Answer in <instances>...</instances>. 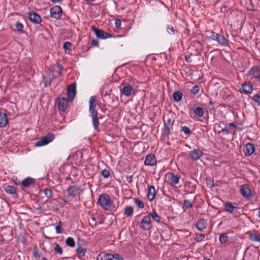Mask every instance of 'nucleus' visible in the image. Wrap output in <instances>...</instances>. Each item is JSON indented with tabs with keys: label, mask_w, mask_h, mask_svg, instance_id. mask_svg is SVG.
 Masks as SVG:
<instances>
[{
	"label": "nucleus",
	"mask_w": 260,
	"mask_h": 260,
	"mask_svg": "<svg viewBox=\"0 0 260 260\" xmlns=\"http://www.w3.org/2000/svg\"><path fill=\"white\" fill-rule=\"evenodd\" d=\"M124 86L120 89L121 95H124L127 97L129 96L132 92H134L133 87L129 84H123Z\"/></svg>",
	"instance_id": "nucleus-11"
},
{
	"label": "nucleus",
	"mask_w": 260,
	"mask_h": 260,
	"mask_svg": "<svg viewBox=\"0 0 260 260\" xmlns=\"http://www.w3.org/2000/svg\"><path fill=\"white\" fill-rule=\"evenodd\" d=\"M99 45V42L98 40L93 39L91 42V47H96Z\"/></svg>",
	"instance_id": "nucleus-55"
},
{
	"label": "nucleus",
	"mask_w": 260,
	"mask_h": 260,
	"mask_svg": "<svg viewBox=\"0 0 260 260\" xmlns=\"http://www.w3.org/2000/svg\"><path fill=\"white\" fill-rule=\"evenodd\" d=\"M62 202L63 203V205H64V204H66V203H68V201L65 200L64 199H62Z\"/></svg>",
	"instance_id": "nucleus-64"
},
{
	"label": "nucleus",
	"mask_w": 260,
	"mask_h": 260,
	"mask_svg": "<svg viewBox=\"0 0 260 260\" xmlns=\"http://www.w3.org/2000/svg\"><path fill=\"white\" fill-rule=\"evenodd\" d=\"M240 190L241 194L243 197L248 198L251 196V190L247 185H241Z\"/></svg>",
	"instance_id": "nucleus-19"
},
{
	"label": "nucleus",
	"mask_w": 260,
	"mask_h": 260,
	"mask_svg": "<svg viewBox=\"0 0 260 260\" xmlns=\"http://www.w3.org/2000/svg\"><path fill=\"white\" fill-rule=\"evenodd\" d=\"M212 40L223 45L227 43V40L222 35L212 31Z\"/></svg>",
	"instance_id": "nucleus-12"
},
{
	"label": "nucleus",
	"mask_w": 260,
	"mask_h": 260,
	"mask_svg": "<svg viewBox=\"0 0 260 260\" xmlns=\"http://www.w3.org/2000/svg\"><path fill=\"white\" fill-rule=\"evenodd\" d=\"M98 203L101 207L106 210H109L111 206L110 196L107 194H102L99 197Z\"/></svg>",
	"instance_id": "nucleus-1"
},
{
	"label": "nucleus",
	"mask_w": 260,
	"mask_h": 260,
	"mask_svg": "<svg viewBox=\"0 0 260 260\" xmlns=\"http://www.w3.org/2000/svg\"><path fill=\"white\" fill-rule=\"evenodd\" d=\"M194 114L199 117H202L204 115V110L203 108L198 107L194 109Z\"/></svg>",
	"instance_id": "nucleus-35"
},
{
	"label": "nucleus",
	"mask_w": 260,
	"mask_h": 260,
	"mask_svg": "<svg viewBox=\"0 0 260 260\" xmlns=\"http://www.w3.org/2000/svg\"><path fill=\"white\" fill-rule=\"evenodd\" d=\"M180 176L178 175H175L174 173H171L168 174V181L171 185H176L179 182Z\"/></svg>",
	"instance_id": "nucleus-14"
},
{
	"label": "nucleus",
	"mask_w": 260,
	"mask_h": 260,
	"mask_svg": "<svg viewBox=\"0 0 260 260\" xmlns=\"http://www.w3.org/2000/svg\"><path fill=\"white\" fill-rule=\"evenodd\" d=\"M76 94V83H73L67 87V99L69 102H72Z\"/></svg>",
	"instance_id": "nucleus-5"
},
{
	"label": "nucleus",
	"mask_w": 260,
	"mask_h": 260,
	"mask_svg": "<svg viewBox=\"0 0 260 260\" xmlns=\"http://www.w3.org/2000/svg\"><path fill=\"white\" fill-rule=\"evenodd\" d=\"M92 118V123L93 127L95 130L99 129V120L98 117V115L91 116Z\"/></svg>",
	"instance_id": "nucleus-28"
},
{
	"label": "nucleus",
	"mask_w": 260,
	"mask_h": 260,
	"mask_svg": "<svg viewBox=\"0 0 260 260\" xmlns=\"http://www.w3.org/2000/svg\"><path fill=\"white\" fill-rule=\"evenodd\" d=\"M207 224L206 220L201 219L199 220L196 223L197 228L200 231L205 229L207 227Z\"/></svg>",
	"instance_id": "nucleus-23"
},
{
	"label": "nucleus",
	"mask_w": 260,
	"mask_h": 260,
	"mask_svg": "<svg viewBox=\"0 0 260 260\" xmlns=\"http://www.w3.org/2000/svg\"><path fill=\"white\" fill-rule=\"evenodd\" d=\"M45 196L48 199H51L53 197L52 190L49 188H45L43 190Z\"/></svg>",
	"instance_id": "nucleus-30"
},
{
	"label": "nucleus",
	"mask_w": 260,
	"mask_h": 260,
	"mask_svg": "<svg viewBox=\"0 0 260 260\" xmlns=\"http://www.w3.org/2000/svg\"><path fill=\"white\" fill-rule=\"evenodd\" d=\"M252 99L253 101L258 103V105H260V95L258 94H255Z\"/></svg>",
	"instance_id": "nucleus-52"
},
{
	"label": "nucleus",
	"mask_w": 260,
	"mask_h": 260,
	"mask_svg": "<svg viewBox=\"0 0 260 260\" xmlns=\"http://www.w3.org/2000/svg\"><path fill=\"white\" fill-rule=\"evenodd\" d=\"M134 209L132 206H126L125 208L124 214L126 216H131L133 214Z\"/></svg>",
	"instance_id": "nucleus-32"
},
{
	"label": "nucleus",
	"mask_w": 260,
	"mask_h": 260,
	"mask_svg": "<svg viewBox=\"0 0 260 260\" xmlns=\"http://www.w3.org/2000/svg\"><path fill=\"white\" fill-rule=\"evenodd\" d=\"M29 20L36 24H40L42 21L41 16L34 11H30L27 13Z\"/></svg>",
	"instance_id": "nucleus-8"
},
{
	"label": "nucleus",
	"mask_w": 260,
	"mask_h": 260,
	"mask_svg": "<svg viewBox=\"0 0 260 260\" xmlns=\"http://www.w3.org/2000/svg\"><path fill=\"white\" fill-rule=\"evenodd\" d=\"M96 105H89V112L90 116L98 115V112L95 110Z\"/></svg>",
	"instance_id": "nucleus-38"
},
{
	"label": "nucleus",
	"mask_w": 260,
	"mask_h": 260,
	"mask_svg": "<svg viewBox=\"0 0 260 260\" xmlns=\"http://www.w3.org/2000/svg\"><path fill=\"white\" fill-rule=\"evenodd\" d=\"M243 92L246 93H250L253 90V87L251 85L244 84L242 86Z\"/></svg>",
	"instance_id": "nucleus-31"
},
{
	"label": "nucleus",
	"mask_w": 260,
	"mask_h": 260,
	"mask_svg": "<svg viewBox=\"0 0 260 260\" xmlns=\"http://www.w3.org/2000/svg\"><path fill=\"white\" fill-rule=\"evenodd\" d=\"M249 235V239L253 242H260V235L256 232L253 233H247Z\"/></svg>",
	"instance_id": "nucleus-24"
},
{
	"label": "nucleus",
	"mask_w": 260,
	"mask_h": 260,
	"mask_svg": "<svg viewBox=\"0 0 260 260\" xmlns=\"http://www.w3.org/2000/svg\"><path fill=\"white\" fill-rule=\"evenodd\" d=\"M54 139V135L52 134H48L41 137L35 144L36 147H41L46 145L52 142Z\"/></svg>",
	"instance_id": "nucleus-2"
},
{
	"label": "nucleus",
	"mask_w": 260,
	"mask_h": 260,
	"mask_svg": "<svg viewBox=\"0 0 260 260\" xmlns=\"http://www.w3.org/2000/svg\"><path fill=\"white\" fill-rule=\"evenodd\" d=\"M126 181L129 183H131L133 181V177L132 175L127 176L126 177Z\"/></svg>",
	"instance_id": "nucleus-57"
},
{
	"label": "nucleus",
	"mask_w": 260,
	"mask_h": 260,
	"mask_svg": "<svg viewBox=\"0 0 260 260\" xmlns=\"http://www.w3.org/2000/svg\"><path fill=\"white\" fill-rule=\"evenodd\" d=\"M191 56V54L185 55V59L187 62H191L192 61Z\"/></svg>",
	"instance_id": "nucleus-58"
},
{
	"label": "nucleus",
	"mask_w": 260,
	"mask_h": 260,
	"mask_svg": "<svg viewBox=\"0 0 260 260\" xmlns=\"http://www.w3.org/2000/svg\"><path fill=\"white\" fill-rule=\"evenodd\" d=\"M101 174L105 178H108L110 176V172L109 170L107 169L103 170L102 171Z\"/></svg>",
	"instance_id": "nucleus-46"
},
{
	"label": "nucleus",
	"mask_w": 260,
	"mask_h": 260,
	"mask_svg": "<svg viewBox=\"0 0 260 260\" xmlns=\"http://www.w3.org/2000/svg\"><path fill=\"white\" fill-rule=\"evenodd\" d=\"M224 207L226 211L231 213L233 212L234 210L237 208L236 207H234L232 203L229 202L225 203Z\"/></svg>",
	"instance_id": "nucleus-34"
},
{
	"label": "nucleus",
	"mask_w": 260,
	"mask_h": 260,
	"mask_svg": "<svg viewBox=\"0 0 260 260\" xmlns=\"http://www.w3.org/2000/svg\"><path fill=\"white\" fill-rule=\"evenodd\" d=\"M150 215L154 221L157 222L160 221V217L158 215L155 210H153L152 212L150 213Z\"/></svg>",
	"instance_id": "nucleus-33"
},
{
	"label": "nucleus",
	"mask_w": 260,
	"mask_h": 260,
	"mask_svg": "<svg viewBox=\"0 0 260 260\" xmlns=\"http://www.w3.org/2000/svg\"><path fill=\"white\" fill-rule=\"evenodd\" d=\"M140 226L144 230H149L151 228V220L149 216H144L140 224Z\"/></svg>",
	"instance_id": "nucleus-9"
},
{
	"label": "nucleus",
	"mask_w": 260,
	"mask_h": 260,
	"mask_svg": "<svg viewBox=\"0 0 260 260\" xmlns=\"http://www.w3.org/2000/svg\"><path fill=\"white\" fill-rule=\"evenodd\" d=\"M210 180L209 179V180H208V179H206V184H207V186L209 188H211V184L210 183Z\"/></svg>",
	"instance_id": "nucleus-61"
},
{
	"label": "nucleus",
	"mask_w": 260,
	"mask_h": 260,
	"mask_svg": "<svg viewBox=\"0 0 260 260\" xmlns=\"http://www.w3.org/2000/svg\"><path fill=\"white\" fill-rule=\"evenodd\" d=\"M96 97L92 96L90 98L89 105H96Z\"/></svg>",
	"instance_id": "nucleus-50"
},
{
	"label": "nucleus",
	"mask_w": 260,
	"mask_h": 260,
	"mask_svg": "<svg viewBox=\"0 0 260 260\" xmlns=\"http://www.w3.org/2000/svg\"><path fill=\"white\" fill-rule=\"evenodd\" d=\"M4 189L7 193L12 194L13 197L16 198L17 197L16 188L15 187L11 185H7L4 188Z\"/></svg>",
	"instance_id": "nucleus-21"
},
{
	"label": "nucleus",
	"mask_w": 260,
	"mask_h": 260,
	"mask_svg": "<svg viewBox=\"0 0 260 260\" xmlns=\"http://www.w3.org/2000/svg\"><path fill=\"white\" fill-rule=\"evenodd\" d=\"M86 252V249L79 245V247L76 250V253L78 257L82 259V258L85 256Z\"/></svg>",
	"instance_id": "nucleus-25"
},
{
	"label": "nucleus",
	"mask_w": 260,
	"mask_h": 260,
	"mask_svg": "<svg viewBox=\"0 0 260 260\" xmlns=\"http://www.w3.org/2000/svg\"><path fill=\"white\" fill-rule=\"evenodd\" d=\"M51 81H47L45 82V86H47L48 85H49L50 84Z\"/></svg>",
	"instance_id": "nucleus-63"
},
{
	"label": "nucleus",
	"mask_w": 260,
	"mask_h": 260,
	"mask_svg": "<svg viewBox=\"0 0 260 260\" xmlns=\"http://www.w3.org/2000/svg\"><path fill=\"white\" fill-rule=\"evenodd\" d=\"M66 181H67V182L71 181V183H74V182L72 180V179L70 177L66 178Z\"/></svg>",
	"instance_id": "nucleus-62"
},
{
	"label": "nucleus",
	"mask_w": 260,
	"mask_h": 260,
	"mask_svg": "<svg viewBox=\"0 0 260 260\" xmlns=\"http://www.w3.org/2000/svg\"><path fill=\"white\" fill-rule=\"evenodd\" d=\"M134 203L137 205L138 208H143L144 206L142 201H141L138 198L134 199Z\"/></svg>",
	"instance_id": "nucleus-42"
},
{
	"label": "nucleus",
	"mask_w": 260,
	"mask_h": 260,
	"mask_svg": "<svg viewBox=\"0 0 260 260\" xmlns=\"http://www.w3.org/2000/svg\"><path fill=\"white\" fill-rule=\"evenodd\" d=\"M183 94L180 91H176L173 93V99L174 100L178 102L182 100Z\"/></svg>",
	"instance_id": "nucleus-27"
},
{
	"label": "nucleus",
	"mask_w": 260,
	"mask_h": 260,
	"mask_svg": "<svg viewBox=\"0 0 260 260\" xmlns=\"http://www.w3.org/2000/svg\"><path fill=\"white\" fill-rule=\"evenodd\" d=\"M91 28L92 30L95 32L96 37L98 38L106 39L109 38H111L112 37V35L96 28L94 25L92 26Z\"/></svg>",
	"instance_id": "nucleus-6"
},
{
	"label": "nucleus",
	"mask_w": 260,
	"mask_h": 260,
	"mask_svg": "<svg viewBox=\"0 0 260 260\" xmlns=\"http://www.w3.org/2000/svg\"><path fill=\"white\" fill-rule=\"evenodd\" d=\"M66 244L67 246L71 247H74L75 246V242L73 238L69 237L66 240Z\"/></svg>",
	"instance_id": "nucleus-36"
},
{
	"label": "nucleus",
	"mask_w": 260,
	"mask_h": 260,
	"mask_svg": "<svg viewBox=\"0 0 260 260\" xmlns=\"http://www.w3.org/2000/svg\"><path fill=\"white\" fill-rule=\"evenodd\" d=\"M15 27L17 31L21 33L23 32V25L21 23L17 22L15 24Z\"/></svg>",
	"instance_id": "nucleus-39"
},
{
	"label": "nucleus",
	"mask_w": 260,
	"mask_h": 260,
	"mask_svg": "<svg viewBox=\"0 0 260 260\" xmlns=\"http://www.w3.org/2000/svg\"><path fill=\"white\" fill-rule=\"evenodd\" d=\"M202 151L199 149H194L189 152L190 157L195 160L199 159L202 156Z\"/></svg>",
	"instance_id": "nucleus-17"
},
{
	"label": "nucleus",
	"mask_w": 260,
	"mask_h": 260,
	"mask_svg": "<svg viewBox=\"0 0 260 260\" xmlns=\"http://www.w3.org/2000/svg\"><path fill=\"white\" fill-rule=\"evenodd\" d=\"M54 250L56 253L61 255L63 253L62 248L58 244L55 243L54 247Z\"/></svg>",
	"instance_id": "nucleus-37"
},
{
	"label": "nucleus",
	"mask_w": 260,
	"mask_h": 260,
	"mask_svg": "<svg viewBox=\"0 0 260 260\" xmlns=\"http://www.w3.org/2000/svg\"><path fill=\"white\" fill-rule=\"evenodd\" d=\"M8 122L7 115L0 113V127L5 126Z\"/></svg>",
	"instance_id": "nucleus-26"
},
{
	"label": "nucleus",
	"mask_w": 260,
	"mask_h": 260,
	"mask_svg": "<svg viewBox=\"0 0 260 260\" xmlns=\"http://www.w3.org/2000/svg\"><path fill=\"white\" fill-rule=\"evenodd\" d=\"M62 70L63 68L60 64L57 63L56 64H54L52 67L51 71L55 72L56 74H53V76H55V78H56L61 75Z\"/></svg>",
	"instance_id": "nucleus-18"
},
{
	"label": "nucleus",
	"mask_w": 260,
	"mask_h": 260,
	"mask_svg": "<svg viewBox=\"0 0 260 260\" xmlns=\"http://www.w3.org/2000/svg\"><path fill=\"white\" fill-rule=\"evenodd\" d=\"M219 239L221 243H225L228 242V237L226 234H221Z\"/></svg>",
	"instance_id": "nucleus-40"
},
{
	"label": "nucleus",
	"mask_w": 260,
	"mask_h": 260,
	"mask_svg": "<svg viewBox=\"0 0 260 260\" xmlns=\"http://www.w3.org/2000/svg\"><path fill=\"white\" fill-rule=\"evenodd\" d=\"M181 131L187 135H189L191 133L189 128L186 126H182L181 128Z\"/></svg>",
	"instance_id": "nucleus-47"
},
{
	"label": "nucleus",
	"mask_w": 260,
	"mask_h": 260,
	"mask_svg": "<svg viewBox=\"0 0 260 260\" xmlns=\"http://www.w3.org/2000/svg\"><path fill=\"white\" fill-rule=\"evenodd\" d=\"M220 133H222L223 135H226L230 133H232V132L229 131L226 128H221L220 130Z\"/></svg>",
	"instance_id": "nucleus-56"
},
{
	"label": "nucleus",
	"mask_w": 260,
	"mask_h": 260,
	"mask_svg": "<svg viewBox=\"0 0 260 260\" xmlns=\"http://www.w3.org/2000/svg\"><path fill=\"white\" fill-rule=\"evenodd\" d=\"M157 161L154 154L150 153L147 155L144 161L146 166H153L156 164Z\"/></svg>",
	"instance_id": "nucleus-13"
},
{
	"label": "nucleus",
	"mask_w": 260,
	"mask_h": 260,
	"mask_svg": "<svg viewBox=\"0 0 260 260\" xmlns=\"http://www.w3.org/2000/svg\"><path fill=\"white\" fill-rule=\"evenodd\" d=\"M97 260H123L119 254H112L106 253L105 252H101L96 257Z\"/></svg>",
	"instance_id": "nucleus-3"
},
{
	"label": "nucleus",
	"mask_w": 260,
	"mask_h": 260,
	"mask_svg": "<svg viewBox=\"0 0 260 260\" xmlns=\"http://www.w3.org/2000/svg\"><path fill=\"white\" fill-rule=\"evenodd\" d=\"M249 75L260 81V65L252 68L249 72Z\"/></svg>",
	"instance_id": "nucleus-16"
},
{
	"label": "nucleus",
	"mask_w": 260,
	"mask_h": 260,
	"mask_svg": "<svg viewBox=\"0 0 260 260\" xmlns=\"http://www.w3.org/2000/svg\"><path fill=\"white\" fill-rule=\"evenodd\" d=\"M174 123V121L172 120L171 118H168L167 119V122H165L164 121V125H167L168 126H171V127H173V125Z\"/></svg>",
	"instance_id": "nucleus-51"
},
{
	"label": "nucleus",
	"mask_w": 260,
	"mask_h": 260,
	"mask_svg": "<svg viewBox=\"0 0 260 260\" xmlns=\"http://www.w3.org/2000/svg\"><path fill=\"white\" fill-rule=\"evenodd\" d=\"M68 100L64 98H58L57 106L59 110L64 112L66 109L68 108Z\"/></svg>",
	"instance_id": "nucleus-10"
},
{
	"label": "nucleus",
	"mask_w": 260,
	"mask_h": 260,
	"mask_svg": "<svg viewBox=\"0 0 260 260\" xmlns=\"http://www.w3.org/2000/svg\"><path fill=\"white\" fill-rule=\"evenodd\" d=\"M121 24V22L120 20L117 19L115 21V26H116V27L120 28Z\"/></svg>",
	"instance_id": "nucleus-60"
},
{
	"label": "nucleus",
	"mask_w": 260,
	"mask_h": 260,
	"mask_svg": "<svg viewBox=\"0 0 260 260\" xmlns=\"http://www.w3.org/2000/svg\"><path fill=\"white\" fill-rule=\"evenodd\" d=\"M167 30L168 33L171 35H174L175 33V31H177L176 29L174 28L173 26L171 25H168Z\"/></svg>",
	"instance_id": "nucleus-43"
},
{
	"label": "nucleus",
	"mask_w": 260,
	"mask_h": 260,
	"mask_svg": "<svg viewBox=\"0 0 260 260\" xmlns=\"http://www.w3.org/2000/svg\"><path fill=\"white\" fill-rule=\"evenodd\" d=\"M171 128H172V127H171V126L165 125V128L164 129V135L168 136L170 134Z\"/></svg>",
	"instance_id": "nucleus-45"
},
{
	"label": "nucleus",
	"mask_w": 260,
	"mask_h": 260,
	"mask_svg": "<svg viewBox=\"0 0 260 260\" xmlns=\"http://www.w3.org/2000/svg\"><path fill=\"white\" fill-rule=\"evenodd\" d=\"M72 46V44L69 42H66L63 43V48L65 52L67 50H70Z\"/></svg>",
	"instance_id": "nucleus-44"
},
{
	"label": "nucleus",
	"mask_w": 260,
	"mask_h": 260,
	"mask_svg": "<svg viewBox=\"0 0 260 260\" xmlns=\"http://www.w3.org/2000/svg\"><path fill=\"white\" fill-rule=\"evenodd\" d=\"M156 197V191L155 188L152 185L148 187V191L147 193V198L150 201H153Z\"/></svg>",
	"instance_id": "nucleus-20"
},
{
	"label": "nucleus",
	"mask_w": 260,
	"mask_h": 260,
	"mask_svg": "<svg viewBox=\"0 0 260 260\" xmlns=\"http://www.w3.org/2000/svg\"><path fill=\"white\" fill-rule=\"evenodd\" d=\"M32 254L35 257H40L41 256V255L37 248H34L32 252Z\"/></svg>",
	"instance_id": "nucleus-53"
},
{
	"label": "nucleus",
	"mask_w": 260,
	"mask_h": 260,
	"mask_svg": "<svg viewBox=\"0 0 260 260\" xmlns=\"http://www.w3.org/2000/svg\"><path fill=\"white\" fill-rule=\"evenodd\" d=\"M80 189L81 187L77 185L70 186L67 189L68 197L74 198L77 196H79L80 194Z\"/></svg>",
	"instance_id": "nucleus-4"
},
{
	"label": "nucleus",
	"mask_w": 260,
	"mask_h": 260,
	"mask_svg": "<svg viewBox=\"0 0 260 260\" xmlns=\"http://www.w3.org/2000/svg\"><path fill=\"white\" fill-rule=\"evenodd\" d=\"M35 179L30 178L27 177L24 179L21 182V184L25 188L28 187L30 185L34 184Z\"/></svg>",
	"instance_id": "nucleus-22"
},
{
	"label": "nucleus",
	"mask_w": 260,
	"mask_h": 260,
	"mask_svg": "<svg viewBox=\"0 0 260 260\" xmlns=\"http://www.w3.org/2000/svg\"><path fill=\"white\" fill-rule=\"evenodd\" d=\"M223 87V83H215L214 85V89L215 91V94L217 95L221 91V89Z\"/></svg>",
	"instance_id": "nucleus-29"
},
{
	"label": "nucleus",
	"mask_w": 260,
	"mask_h": 260,
	"mask_svg": "<svg viewBox=\"0 0 260 260\" xmlns=\"http://www.w3.org/2000/svg\"><path fill=\"white\" fill-rule=\"evenodd\" d=\"M192 207V203L188 200H184L183 202V208L189 209Z\"/></svg>",
	"instance_id": "nucleus-41"
},
{
	"label": "nucleus",
	"mask_w": 260,
	"mask_h": 260,
	"mask_svg": "<svg viewBox=\"0 0 260 260\" xmlns=\"http://www.w3.org/2000/svg\"><path fill=\"white\" fill-rule=\"evenodd\" d=\"M204 235L202 234H197L194 240L197 242L202 241L204 238Z\"/></svg>",
	"instance_id": "nucleus-48"
},
{
	"label": "nucleus",
	"mask_w": 260,
	"mask_h": 260,
	"mask_svg": "<svg viewBox=\"0 0 260 260\" xmlns=\"http://www.w3.org/2000/svg\"><path fill=\"white\" fill-rule=\"evenodd\" d=\"M50 15L52 18L56 19H60L62 13V9L59 6H55L50 10Z\"/></svg>",
	"instance_id": "nucleus-7"
},
{
	"label": "nucleus",
	"mask_w": 260,
	"mask_h": 260,
	"mask_svg": "<svg viewBox=\"0 0 260 260\" xmlns=\"http://www.w3.org/2000/svg\"><path fill=\"white\" fill-rule=\"evenodd\" d=\"M199 91V87L198 86H194L191 89V92L194 94H197Z\"/></svg>",
	"instance_id": "nucleus-54"
},
{
	"label": "nucleus",
	"mask_w": 260,
	"mask_h": 260,
	"mask_svg": "<svg viewBox=\"0 0 260 260\" xmlns=\"http://www.w3.org/2000/svg\"><path fill=\"white\" fill-rule=\"evenodd\" d=\"M55 230L57 234L61 233V228L60 225H57L55 226Z\"/></svg>",
	"instance_id": "nucleus-59"
},
{
	"label": "nucleus",
	"mask_w": 260,
	"mask_h": 260,
	"mask_svg": "<svg viewBox=\"0 0 260 260\" xmlns=\"http://www.w3.org/2000/svg\"><path fill=\"white\" fill-rule=\"evenodd\" d=\"M220 124H217V123H216L214 125V131L215 133L217 132L218 133H220ZM221 124H223V123H221Z\"/></svg>",
	"instance_id": "nucleus-49"
},
{
	"label": "nucleus",
	"mask_w": 260,
	"mask_h": 260,
	"mask_svg": "<svg viewBox=\"0 0 260 260\" xmlns=\"http://www.w3.org/2000/svg\"><path fill=\"white\" fill-rule=\"evenodd\" d=\"M255 150V146L253 144L247 143L244 147L243 151L245 155L250 156L252 154Z\"/></svg>",
	"instance_id": "nucleus-15"
}]
</instances>
